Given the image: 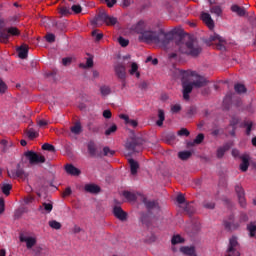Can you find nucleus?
Returning a JSON list of instances; mask_svg holds the SVG:
<instances>
[{"label": "nucleus", "instance_id": "obj_12", "mask_svg": "<svg viewBox=\"0 0 256 256\" xmlns=\"http://www.w3.org/2000/svg\"><path fill=\"white\" fill-rule=\"evenodd\" d=\"M142 203L145 205L148 211H153V209H159V203L155 200H149L147 197H142Z\"/></svg>", "mask_w": 256, "mask_h": 256}, {"label": "nucleus", "instance_id": "obj_63", "mask_svg": "<svg viewBox=\"0 0 256 256\" xmlns=\"http://www.w3.org/2000/svg\"><path fill=\"white\" fill-rule=\"evenodd\" d=\"M171 111L172 113H179V111H181V105L179 104H175L171 107Z\"/></svg>", "mask_w": 256, "mask_h": 256}, {"label": "nucleus", "instance_id": "obj_46", "mask_svg": "<svg viewBox=\"0 0 256 256\" xmlns=\"http://www.w3.org/2000/svg\"><path fill=\"white\" fill-rule=\"evenodd\" d=\"M42 149L43 151H50V153H55V146H53L52 144L49 143H44L42 145Z\"/></svg>", "mask_w": 256, "mask_h": 256}, {"label": "nucleus", "instance_id": "obj_2", "mask_svg": "<svg viewBox=\"0 0 256 256\" xmlns=\"http://www.w3.org/2000/svg\"><path fill=\"white\" fill-rule=\"evenodd\" d=\"M178 47L182 55H188V57L194 58L200 56L203 51L197 39L194 38H189L188 40L180 39Z\"/></svg>", "mask_w": 256, "mask_h": 256}, {"label": "nucleus", "instance_id": "obj_34", "mask_svg": "<svg viewBox=\"0 0 256 256\" xmlns=\"http://www.w3.org/2000/svg\"><path fill=\"white\" fill-rule=\"evenodd\" d=\"M191 155H193L191 151H180L178 153V157L181 159V161H187V159H190Z\"/></svg>", "mask_w": 256, "mask_h": 256}, {"label": "nucleus", "instance_id": "obj_25", "mask_svg": "<svg viewBox=\"0 0 256 256\" xmlns=\"http://www.w3.org/2000/svg\"><path fill=\"white\" fill-rule=\"evenodd\" d=\"M128 163L130 165L131 175H136L137 171H139V162L135 161L133 158H130L128 159Z\"/></svg>", "mask_w": 256, "mask_h": 256}, {"label": "nucleus", "instance_id": "obj_33", "mask_svg": "<svg viewBox=\"0 0 256 256\" xmlns=\"http://www.w3.org/2000/svg\"><path fill=\"white\" fill-rule=\"evenodd\" d=\"M138 70H139V66L137 65V63L134 62L131 64V69H130L129 73H130V75L136 74L137 79H139V77H141V73H139Z\"/></svg>", "mask_w": 256, "mask_h": 256}, {"label": "nucleus", "instance_id": "obj_7", "mask_svg": "<svg viewBox=\"0 0 256 256\" xmlns=\"http://www.w3.org/2000/svg\"><path fill=\"white\" fill-rule=\"evenodd\" d=\"M25 157L29 160L30 165H39L45 163V156L37 154V152L27 151L24 153Z\"/></svg>", "mask_w": 256, "mask_h": 256}, {"label": "nucleus", "instance_id": "obj_8", "mask_svg": "<svg viewBox=\"0 0 256 256\" xmlns=\"http://www.w3.org/2000/svg\"><path fill=\"white\" fill-rule=\"evenodd\" d=\"M224 227L227 231H237L241 227L239 221H235V215H230L228 220L224 221Z\"/></svg>", "mask_w": 256, "mask_h": 256}, {"label": "nucleus", "instance_id": "obj_62", "mask_svg": "<svg viewBox=\"0 0 256 256\" xmlns=\"http://www.w3.org/2000/svg\"><path fill=\"white\" fill-rule=\"evenodd\" d=\"M5 91H7V84H5L4 81L0 79V93H5Z\"/></svg>", "mask_w": 256, "mask_h": 256}, {"label": "nucleus", "instance_id": "obj_43", "mask_svg": "<svg viewBox=\"0 0 256 256\" xmlns=\"http://www.w3.org/2000/svg\"><path fill=\"white\" fill-rule=\"evenodd\" d=\"M9 41V33L6 31L0 32V43H7Z\"/></svg>", "mask_w": 256, "mask_h": 256}, {"label": "nucleus", "instance_id": "obj_13", "mask_svg": "<svg viewBox=\"0 0 256 256\" xmlns=\"http://www.w3.org/2000/svg\"><path fill=\"white\" fill-rule=\"evenodd\" d=\"M113 214L116 217V219H119V221H125L127 219V212H125L121 207L115 206L113 208Z\"/></svg>", "mask_w": 256, "mask_h": 256}, {"label": "nucleus", "instance_id": "obj_19", "mask_svg": "<svg viewBox=\"0 0 256 256\" xmlns=\"http://www.w3.org/2000/svg\"><path fill=\"white\" fill-rule=\"evenodd\" d=\"M88 153L91 155V157H101V152L97 150V146L95 145V142H89L88 143Z\"/></svg>", "mask_w": 256, "mask_h": 256}, {"label": "nucleus", "instance_id": "obj_38", "mask_svg": "<svg viewBox=\"0 0 256 256\" xmlns=\"http://www.w3.org/2000/svg\"><path fill=\"white\" fill-rule=\"evenodd\" d=\"M234 90L236 91V93H238L239 95H241V93H247V88L245 87V85L243 84H235L234 86Z\"/></svg>", "mask_w": 256, "mask_h": 256}, {"label": "nucleus", "instance_id": "obj_28", "mask_svg": "<svg viewBox=\"0 0 256 256\" xmlns=\"http://www.w3.org/2000/svg\"><path fill=\"white\" fill-rule=\"evenodd\" d=\"M165 121V111L163 109H158V120L156 125L158 127H163V122Z\"/></svg>", "mask_w": 256, "mask_h": 256}, {"label": "nucleus", "instance_id": "obj_15", "mask_svg": "<svg viewBox=\"0 0 256 256\" xmlns=\"http://www.w3.org/2000/svg\"><path fill=\"white\" fill-rule=\"evenodd\" d=\"M84 191L86 193H91L92 195H98V193H101V187L97 184H86L84 186Z\"/></svg>", "mask_w": 256, "mask_h": 256}, {"label": "nucleus", "instance_id": "obj_57", "mask_svg": "<svg viewBox=\"0 0 256 256\" xmlns=\"http://www.w3.org/2000/svg\"><path fill=\"white\" fill-rule=\"evenodd\" d=\"M204 209H215V204L213 202L205 201L203 202Z\"/></svg>", "mask_w": 256, "mask_h": 256}, {"label": "nucleus", "instance_id": "obj_31", "mask_svg": "<svg viewBox=\"0 0 256 256\" xmlns=\"http://www.w3.org/2000/svg\"><path fill=\"white\" fill-rule=\"evenodd\" d=\"M242 127L246 129V135H251V131L253 129V121L246 120L242 123Z\"/></svg>", "mask_w": 256, "mask_h": 256}, {"label": "nucleus", "instance_id": "obj_4", "mask_svg": "<svg viewBox=\"0 0 256 256\" xmlns=\"http://www.w3.org/2000/svg\"><path fill=\"white\" fill-rule=\"evenodd\" d=\"M103 23H105L108 26H114V25H117V23H119V21L117 20L116 17L109 16V14H107V12L100 11L98 13V15L93 19V24L96 27H101V25H103Z\"/></svg>", "mask_w": 256, "mask_h": 256}, {"label": "nucleus", "instance_id": "obj_35", "mask_svg": "<svg viewBox=\"0 0 256 256\" xmlns=\"http://www.w3.org/2000/svg\"><path fill=\"white\" fill-rule=\"evenodd\" d=\"M205 140V135L203 133H200L196 136V138L194 139V141L192 143H188V145H201L202 141Z\"/></svg>", "mask_w": 256, "mask_h": 256}, {"label": "nucleus", "instance_id": "obj_52", "mask_svg": "<svg viewBox=\"0 0 256 256\" xmlns=\"http://www.w3.org/2000/svg\"><path fill=\"white\" fill-rule=\"evenodd\" d=\"M60 14L64 16L71 15V9H69L67 6H62L60 7Z\"/></svg>", "mask_w": 256, "mask_h": 256}, {"label": "nucleus", "instance_id": "obj_39", "mask_svg": "<svg viewBox=\"0 0 256 256\" xmlns=\"http://www.w3.org/2000/svg\"><path fill=\"white\" fill-rule=\"evenodd\" d=\"M11 189H13V186L11 184L2 185V193L6 196H9L11 194Z\"/></svg>", "mask_w": 256, "mask_h": 256}, {"label": "nucleus", "instance_id": "obj_37", "mask_svg": "<svg viewBox=\"0 0 256 256\" xmlns=\"http://www.w3.org/2000/svg\"><path fill=\"white\" fill-rule=\"evenodd\" d=\"M26 135H27L28 139H30L31 141H33V139H37V137H39V133H37L33 128H30L26 132Z\"/></svg>", "mask_w": 256, "mask_h": 256}, {"label": "nucleus", "instance_id": "obj_22", "mask_svg": "<svg viewBox=\"0 0 256 256\" xmlns=\"http://www.w3.org/2000/svg\"><path fill=\"white\" fill-rule=\"evenodd\" d=\"M18 56L20 59H27L29 55V46L27 44L21 45L18 49Z\"/></svg>", "mask_w": 256, "mask_h": 256}, {"label": "nucleus", "instance_id": "obj_53", "mask_svg": "<svg viewBox=\"0 0 256 256\" xmlns=\"http://www.w3.org/2000/svg\"><path fill=\"white\" fill-rule=\"evenodd\" d=\"M239 121H241L239 119V117L237 116H232L231 120H230V127H237V125H239Z\"/></svg>", "mask_w": 256, "mask_h": 256}, {"label": "nucleus", "instance_id": "obj_64", "mask_svg": "<svg viewBox=\"0 0 256 256\" xmlns=\"http://www.w3.org/2000/svg\"><path fill=\"white\" fill-rule=\"evenodd\" d=\"M103 117H104V119H111V117H112L111 110H104Z\"/></svg>", "mask_w": 256, "mask_h": 256}, {"label": "nucleus", "instance_id": "obj_49", "mask_svg": "<svg viewBox=\"0 0 256 256\" xmlns=\"http://www.w3.org/2000/svg\"><path fill=\"white\" fill-rule=\"evenodd\" d=\"M88 130L91 131V133H99L101 131V127L95 126L92 123L88 124Z\"/></svg>", "mask_w": 256, "mask_h": 256}, {"label": "nucleus", "instance_id": "obj_59", "mask_svg": "<svg viewBox=\"0 0 256 256\" xmlns=\"http://www.w3.org/2000/svg\"><path fill=\"white\" fill-rule=\"evenodd\" d=\"M46 41L48 43H55V36L53 33H49L46 35Z\"/></svg>", "mask_w": 256, "mask_h": 256}, {"label": "nucleus", "instance_id": "obj_17", "mask_svg": "<svg viewBox=\"0 0 256 256\" xmlns=\"http://www.w3.org/2000/svg\"><path fill=\"white\" fill-rule=\"evenodd\" d=\"M209 39H210V41H218L217 49H219L220 51L225 50V39H223V37H221L217 34H214V35L210 36Z\"/></svg>", "mask_w": 256, "mask_h": 256}, {"label": "nucleus", "instance_id": "obj_32", "mask_svg": "<svg viewBox=\"0 0 256 256\" xmlns=\"http://www.w3.org/2000/svg\"><path fill=\"white\" fill-rule=\"evenodd\" d=\"M247 231H249V237H255V235H256V223L255 222H250L247 225Z\"/></svg>", "mask_w": 256, "mask_h": 256}, {"label": "nucleus", "instance_id": "obj_21", "mask_svg": "<svg viewBox=\"0 0 256 256\" xmlns=\"http://www.w3.org/2000/svg\"><path fill=\"white\" fill-rule=\"evenodd\" d=\"M20 241L22 243H26L27 249H32L34 245H36L37 240L33 237H25V236H20Z\"/></svg>", "mask_w": 256, "mask_h": 256}, {"label": "nucleus", "instance_id": "obj_45", "mask_svg": "<svg viewBox=\"0 0 256 256\" xmlns=\"http://www.w3.org/2000/svg\"><path fill=\"white\" fill-rule=\"evenodd\" d=\"M123 195H124L125 199H128V201H135V199H137V196H135L134 193L129 192V191H124Z\"/></svg>", "mask_w": 256, "mask_h": 256}, {"label": "nucleus", "instance_id": "obj_54", "mask_svg": "<svg viewBox=\"0 0 256 256\" xmlns=\"http://www.w3.org/2000/svg\"><path fill=\"white\" fill-rule=\"evenodd\" d=\"M184 211H186V213L189 214L195 213V207H193L191 203H187L186 206L184 207Z\"/></svg>", "mask_w": 256, "mask_h": 256}, {"label": "nucleus", "instance_id": "obj_36", "mask_svg": "<svg viewBox=\"0 0 256 256\" xmlns=\"http://www.w3.org/2000/svg\"><path fill=\"white\" fill-rule=\"evenodd\" d=\"M100 93L102 97H107V95H111V87L107 85H103L100 87Z\"/></svg>", "mask_w": 256, "mask_h": 256}, {"label": "nucleus", "instance_id": "obj_56", "mask_svg": "<svg viewBox=\"0 0 256 256\" xmlns=\"http://www.w3.org/2000/svg\"><path fill=\"white\" fill-rule=\"evenodd\" d=\"M178 135L180 136V137H189V135H190V132H189V130H187L186 128H181L179 131H178Z\"/></svg>", "mask_w": 256, "mask_h": 256}, {"label": "nucleus", "instance_id": "obj_47", "mask_svg": "<svg viewBox=\"0 0 256 256\" xmlns=\"http://www.w3.org/2000/svg\"><path fill=\"white\" fill-rule=\"evenodd\" d=\"M104 157H113L115 155V151L111 150L109 147L103 148Z\"/></svg>", "mask_w": 256, "mask_h": 256}, {"label": "nucleus", "instance_id": "obj_3", "mask_svg": "<svg viewBox=\"0 0 256 256\" xmlns=\"http://www.w3.org/2000/svg\"><path fill=\"white\" fill-rule=\"evenodd\" d=\"M179 73L182 77L183 98L185 99V101H189V94L192 93L194 86L192 82L187 81V79H189V77H194L195 71L179 70Z\"/></svg>", "mask_w": 256, "mask_h": 256}, {"label": "nucleus", "instance_id": "obj_30", "mask_svg": "<svg viewBox=\"0 0 256 256\" xmlns=\"http://www.w3.org/2000/svg\"><path fill=\"white\" fill-rule=\"evenodd\" d=\"M39 211L42 213L43 211H45V213H51V211H53V204L44 202L42 206L39 207Z\"/></svg>", "mask_w": 256, "mask_h": 256}, {"label": "nucleus", "instance_id": "obj_11", "mask_svg": "<svg viewBox=\"0 0 256 256\" xmlns=\"http://www.w3.org/2000/svg\"><path fill=\"white\" fill-rule=\"evenodd\" d=\"M201 19L208 28L215 29V21H213V18H211V14L207 12H202Z\"/></svg>", "mask_w": 256, "mask_h": 256}, {"label": "nucleus", "instance_id": "obj_5", "mask_svg": "<svg viewBox=\"0 0 256 256\" xmlns=\"http://www.w3.org/2000/svg\"><path fill=\"white\" fill-rule=\"evenodd\" d=\"M143 143H145V140L141 137H132L128 139L125 145L127 151H129L128 155L143 151Z\"/></svg>", "mask_w": 256, "mask_h": 256}, {"label": "nucleus", "instance_id": "obj_14", "mask_svg": "<svg viewBox=\"0 0 256 256\" xmlns=\"http://www.w3.org/2000/svg\"><path fill=\"white\" fill-rule=\"evenodd\" d=\"M194 77H196V80L192 82V85L196 87V89H201V87H205V85H207V79L203 76L197 75V72H195Z\"/></svg>", "mask_w": 256, "mask_h": 256}, {"label": "nucleus", "instance_id": "obj_60", "mask_svg": "<svg viewBox=\"0 0 256 256\" xmlns=\"http://www.w3.org/2000/svg\"><path fill=\"white\" fill-rule=\"evenodd\" d=\"M71 9L76 14H79L81 13V11H83V8H81V5H73Z\"/></svg>", "mask_w": 256, "mask_h": 256}, {"label": "nucleus", "instance_id": "obj_16", "mask_svg": "<svg viewBox=\"0 0 256 256\" xmlns=\"http://www.w3.org/2000/svg\"><path fill=\"white\" fill-rule=\"evenodd\" d=\"M233 144L231 143H225L222 147H219L216 151V157L217 159H223V157H225V152L229 151V149H231Z\"/></svg>", "mask_w": 256, "mask_h": 256}, {"label": "nucleus", "instance_id": "obj_24", "mask_svg": "<svg viewBox=\"0 0 256 256\" xmlns=\"http://www.w3.org/2000/svg\"><path fill=\"white\" fill-rule=\"evenodd\" d=\"M242 163L240 164V170L245 173L249 169V155L244 154L240 156Z\"/></svg>", "mask_w": 256, "mask_h": 256}, {"label": "nucleus", "instance_id": "obj_42", "mask_svg": "<svg viewBox=\"0 0 256 256\" xmlns=\"http://www.w3.org/2000/svg\"><path fill=\"white\" fill-rule=\"evenodd\" d=\"M79 67L82 69H91L93 67V58H87L86 64L81 63Z\"/></svg>", "mask_w": 256, "mask_h": 256}, {"label": "nucleus", "instance_id": "obj_26", "mask_svg": "<svg viewBox=\"0 0 256 256\" xmlns=\"http://www.w3.org/2000/svg\"><path fill=\"white\" fill-rule=\"evenodd\" d=\"M210 13L216 15V17H221L223 15V8L219 5H213L210 7Z\"/></svg>", "mask_w": 256, "mask_h": 256}, {"label": "nucleus", "instance_id": "obj_6", "mask_svg": "<svg viewBox=\"0 0 256 256\" xmlns=\"http://www.w3.org/2000/svg\"><path fill=\"white\" fill-rule=\"evenodd\" d=\"M225 256H241V244L236 236L229 239Z\"/></svg>", "mask_w": 256, "mask_h": 256}, {"label": "nucleus", "instance_id": "obj_29", "mask_svg": "<svg viewBox=\"0 0 256 256\" xmlns=\"http://www.w3.org/2000/svg\"><path fill=\"white\" fill-rule=\"evenodd\" d=\"M16 179H27V173L21 168V164H17Z\"/></svg>", "mask_w": 256, "mask_h": 256}, {"label": "nucleus", "instance_id": "obj_61", "mask_svg": "<svg viewBox=\"0 0 256 256\" xmlns=\"http://www.w3.org/2000/svg\"><path fill=\"white\" fill-rule=\"evenodd\" d=\"M176 201L179 203V205H183V203H185V196L183 194H179L176 197Z\"/></svg>", "mask_w": 256, "mask_h": 256}, {"label": "nucleus", "instance_id": "obj_20", "mask_svg": "<svg viewBox=\"0 0 256 256\" xmlns=\"http://www.w3.org/2000/svg\"><path fill=\"white\" fill-rule=\"evenodd\" d=\"M120 119H123L126 125H129L130 127H137L139 125V122L135 119H130L128 115L126 114H120L119 115Z\"/></svg>", "mask_w": 256, "mask_h": 256}, {"label": "nucleus", "instance_id": "obj_10", "mask_svg": "<svg viewBox=\"0 0 256 256\" xmlns=\"http://www.w3.org/2000/svg\"><path fill=\"white\" fill-rule=\"evenodd\" d=\"M115 75L120 79L121 81H125L127 79V68L125 65L118 63L114 66Z\"/></svg>", "mask_w": 256, "mask_h": 256}, {"label": "nucleus", "instance_id": "obj_23", "mask_svg": "<svg viewBox=\"0 0 256 256\" xmlns=\"http://www.w3.org/2000/svg\"><path fill=\"white\" fill-rule=\"evenodd\" d=\"M65 171L66 173H68V175H73L74 177L81 175V170H79L77 167L73 166L72 164H67L65 166Z\"/></svg>", "mask_w": 256, "mask_h": 256}, {"label": "nucleus", "instance_id": "obj_58", "mask_svg": "<svg viewBox=\"0 0 256 256\" xmlns=\"http://www.w3.org/2000/svg\"><path fill=\"white\" fill-rule=\"evenodd\" d=\"M73 61V58L71 57H66L62 59V65H64V67H67L68 65H71Z\"/></svg>", "mask_w": 256, "mask_h": 256}, {"label": "nucleus", "instance_id": "obj_41", "mask_svg": "<svg viewBox=\"0 0 256 256\" xmlns=\"http://www.w3.org/2000/svg\"><path fill=\"white\" fill-rule=\"evenodd\" d=\"M185 239H183L180 235H175L171 239L172 245H179V243H184Z\"/></svg>", "mask_w": 256, "mask_h": 256}, {"label": "nucleus", "instance_id": "obj_48", "mask_svg": "<svg viewBox=\"0 0 256 256\" xmlns=\"http://www.w3.org/2000/svg\"><path fill=\"white\" fill-rule=\"evenodd\" d=\"M49 227H51L52 229H56L59 230L61 229V224L59 222H57V220H51L48 223Z\"/></svg>", "mask_w": 256, "mask_h": 256}, {"label": "nucleus", "instance_id": "obj_55", "mask_svg": "<svg viewBox=\"0 0 256 256\" xmlns=\"http://www.w3.org/2000/svg\"><path fill=\"white\" fill-rule=\"evenodd\" d=\"M247 221H249V216L246 213L240 214L238 223L241 225V223H247Z\"/></svg>", "mask_w": 256, "mask_h": 256}, {"label": "nucleus", "instance_id": "obj_51", "mask_svg": "<svg viewBox=\"0 0 256 256\" xmlns=\"http://www.w3.org/2000/svg\"><path fill=\"white\" fill-rule=\"evenodd\" d=\"M118 43L121 45V47H127L129 45V40L125 39L123 36H120L118 38Z\"/></svg>", "mask_w": 256, "mask_h": 256}, {"label": "nucleus", "instance_id": "obj_50", "mask_svg": "<svg viewBox=\"0 0 256 256\" xmlns=\"http://www.w3.org/2000/svg\"><path fill=\"white\" fill-rule=\"evenodd\" d=\"M99 30L92 31V37H94L95 41H101L103 39V33H99Z\"/></svg>", "mask_w": 256, "mask_h": 256}, {"label": "nucleus", "instance_id": "obj_44", "mask_svg": "<svg viewBox=\"0 0 256 256\" xmlns=\"http://www.w3.org/2000/svg\"><path fill=\"white\" fill-rule=\"evenodd\" d=\"M7 33L9 37H11V35L17 37L20 34L19 29H17V27L8 28Z\"/></svg>", "mask_w": 256, "mask_h": 256}, {"label": "nucleus", "instance_id": "obj_27", "mask_svg": "<svg viewBox=\"0 0 256 256\" xmlns=\"http://www.w3.org/2000/svg\"><path fill=\"white\" fill-rule=\"evenodd\" d=\"M70 131L74 135H80V133H83V127L81 126V122H76L74 126L70 128Z\"/></svg>", "mask_w": 256, "mask_h": 256}, {"label": "nucleus", "instance_id": "obj_18", "mask_svg": "<svg viewBox=\"0 0 256 256\" xmlns=\"http://www.w3.org/2000/svg\"><path fill=\"white\" fill-rule=\"evenodd\" d=\"M231 11L232 13H236L238 17H245V15H247V10L245 7L239 6L237 4L231 6Z\"/></svg>", "mask_w": 256, "mask_h": 256}, {"label": "nucleus", "instance_id": "obj_1", "mask_svg": "<svg viewBox=\"0 0 256 256\" xmlns=\"http://www.w3.org/2000/svg\"><path fill=\"white\" fill-rule=\"evenodd\" d=\"M132 31L141 35L139 39H143V41L147 42L151 41L163 49H167L169 43L175 39V32L173 31L164 32L163 29L158 31H145V21L142 20L132 26Z\"/></svg>", "mask_w": 256, "mask_h": 256}, {"label": "nucleus", "instance_id": "obj_40", "mask_svg": "<svg viewBox=\"0 0 256 256\" xmlns=\"http://www.w3.org/2000/svg\"><path fill=\"white\" fill-rule=\"evenodd\" d=\"M116 131L117 125L112 124L108 129L105 130L104 135H106V137H109V135H113V133H115Z\"/></svg>", "mask_w": 256, "mask_h": 256}, {"label": "nucleus", "instance_id": "obj_9", "mask_svg": "<svg viewBox=\"0 0 256 256\" xmlns=\"http://www.w3.org/2000/svg\"><path fill=\"white\" fill-rule=\"evenodd\" d=\"M235 193L238 197V201L241 207H247V199L245 198V189L243 186L236 185L235 186Z\"/></svg>", "mask_w": 256, "mask_h": 256}]
</instances>
